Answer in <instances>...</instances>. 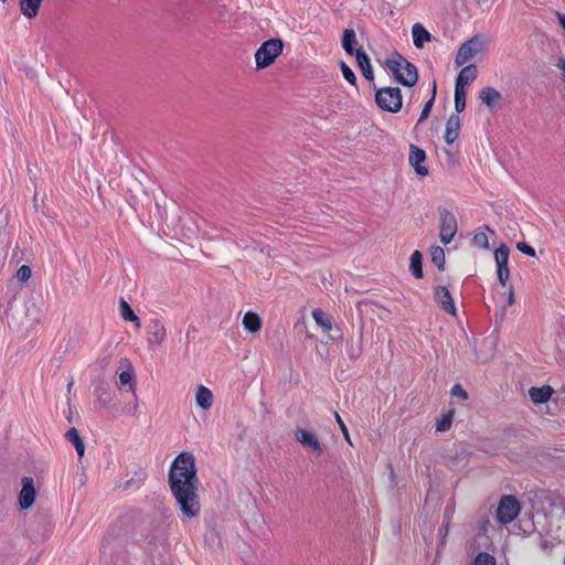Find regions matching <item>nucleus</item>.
I'll return each mask as SVG.
<instances>
[{"label": "nucleus", "mask_w": 565, "mask_h": 565, "mask_svg": "<svg viewBox=\"0 0 565 565\" xmlns=\"http://www.w3.org/2000/svg\"><path fill=\"white\" fill-rule=\"evenodd\" d=\"M341 43L343 50L348 55H355V52L358 50L355 49V45L358 44V41L355 31L353 29H344Z\"/></svg>", "instance_id": "obj_20"}, {"label": "nucleus", "mask_w": 565, "mask_h": 565, "mask_svg": "<svg viewBox=\"0 0 565 565\" xmlns=\"http://www.w3.org/2000/svg\"><path fill=\"white\" fill-rule=\"evenodd\" d=\"M455 415V411L450 409L436 423V430L444 433L447 431L451 427L452 418Z\"/></svg>", "instance_id": "obj_30"}, {"label": "nucleus", "mask_w": 565, "mask_h": 565, "mask_svg": "<svg viewBox=\"0 0 565 565\" xmlns=\"http://www.w3.org/2000/svg\"><path fill=\"white\" fill-rule=\"evenodd\" d=\"M31 268L26 265H22L21 267H19L18 271H17V278L20 280V281H26L30 279L31 277Z\"/></svg>", "instance_id": "obj_39"}, {"label": "nucleus", "mask_w": 565, "mask_h": 565, "mask_svg": "<svg viewBox=\"0 0 565 565\" xmlns=\"http://www.w3.org/2000/svg\"><path fill=\"white\" fill-rule=\"evenodd\" d=\"M486 230L489 231L490 233H494V231L492 228H490V226L486 225Z\"/></svg>", "instance_id": "obj_46"}, {"label": "nucleus", "mask_w": 565, "mask_h": 565, "mask_svg": "<svg viewBox=\"0 0 565 565\" xmlns=\"http://www.w3.org/2000/svg\"><path fill=\"white\" fill-rule=\"evenodd\" d=\"M408 160L418 175L424 177L428 174V169L423 166V163L426 161V152L423 149L412 145Z\"/></svg>", "instance_id": "obj_12"}, {"label": "nucleus", "mask_w": 565, "mask_h": 565, "mask_svg": "<svg viewBox=\"0 0 565 565\" xmlns=\"http://www.w3.org/2000/svg\"><path fill=\"white\" fill-rule=\"evenodd\" d=\"M167 338L164 324L159 319H151L147 331V341L149 345H160Z\"/></svg>", "instance_id": "obj_10"}, {"label": "nucleus", "mask_w": 565, "mask_h": 565, "mask_svg": "<svg viewBox=\"0 0 565 565\" xmlns=\"http://www.w3.org/2000/svg\"><path fill=\"white\" fill-rule=\"evenodd\" d=\"M334 418H335L337 424L339 425L341 433L343 434L344 439L351 445L349 429H348L347 425L344 424L343 419L341 418V416L338 414V412H334Z\"/></svg>", "instance_id": "obj_38"}, {"label": "nucleus", "mask_w": 565, "mask_h": 565, "mask_svg": "<svg viewBox=\"0 0 565 565\" xmlns=\"http://www.w3.org/2000/svg\"><path fill=\"white\" fill-rule=\"evenodd\" d=\"M94 395L96 397L95 404L99 408H106L109 406L111 402V393L107 385L98 384L94 390Z\"/></svg>", "instance_id": "obj_19"}, {"label": "nucleus", "mask_w": 565, "mask_h": 565, "mask_svg": "<svg viewBox=\"0 0 565 565\" xmlns=\"http://www.w3.org/2000/svg\"><path fill=\"white\" fill-rule=\"evenodd\" d=\"M514 303V291L513 288L510 287L508 295V306H512Z\"/></svg>", "instance_id": "obj_43"}, {"label": "nucleus", "mask_w": 565, "mask_h": 565, "mask_svg": "<svg viewBox=\"0 0 565 565\" xmlns=\"http://www.w3.org/2000/svg\"><path fill=\"white\" fill-rule=\"evenodd\" d=\"M521 510L520 502L513 495H503L497 510V519L501 524H509L514 521Z\"/></svg>", "instance_id": "obj_6"}, {"label": "nucleus", "mask_w": 565, "mask_h": 565, "mask_svg": "<svg viewBox=\"0 0 565 565\" xmlns=\"http://www.w3.org/2000/svg\"><path fill=\"white\" fill-rule=\"evenodd\" d=\"M340 68H341L342 75L345 78V81L349 84H351L352 86L358 87L356 76H355L354 72L351 70V67L348 64H345L344 62H341Z\"/></svg>", "instance_id": "obj_33"}, {"label": "nucleus", "mask_w": 565, "mask_h": 565, "mask_svg": "<svg viewBox=\"0 0 565 565\" xmlns=\"http://www.w3.org/2000/svg\"><path fill=\"white\" fill-rule=\"evenodd\" d=\"M312 318L316 321V323L322 328L323 332L331 331V320L328 318L327 313L322 309H313Z\"/></svg>", "instance_id": "obj_26"}, {"label": "nucleus", "mask_w": 565, "mask_h": 565, "mask_svg": "<svg viewBox=\"0 0 565 565\" xmlns=\"http://www.w3.org/2000/svg\"><path fill=\"white\" fill-rule=\"evenodd\" d=\"M295 437L305 448H307L316 456L319 457L322 455L323 448L316 434L302 428H297L295 431Z\"/></svg>", "instance_id": "obj_9"}, {"label": "nucleus", "mask_w": 565, "mask_h": 565, "mask_svg": "<svg viewBox=\"0 0 565 565\" xmlns=\"http://www.w3.org/2000/svg\"><path fill=\"white\" fill-rule=\"evenodd\" d=\"M478 76V70L475 64H468L461 68L456 79V87H461L465 89V86L472 83Z\"/></svg>", "instance_id": "obj_14"}, {"label": "nucleus", "mask_w": 565, "mask_h": 565, "mask_svg": "<svg viewBox=\"0 0 565 565\" xmlns=\"http://www.w3.org/2000/svg\"><path fill=\"white\" fill-rule=\"evenodd\" d=\"M422 265H423V256L420 254L419 250H415L412 255H411V264H409V269L412 271V274L416 277V278H423V268H422Z\"/></svg>", "instance_id": "obj_27"}, {"label": "nucleus", "mask_w": 565, "mask_h": 565, "mask_svg": "<svg viewBox=\"0 0 565 565\" xmlns=\"http://www.w3.org/2000/svg\"><path fill=\"white\" fill-rule=\"evenodd\" d=\"M436 92H437V85H436V82H434L433 83L431 96L425 103V105H424V107L422 109V113H420V116H419V119H418V124H420L424 120H426L428 118V116L430 115L433 106H434V103H435V98H436Z\"/></svg>", "instance_id": "obj_29"}, {"label": "nucleus", "mask_w": 565, "mask_h": 565, "mask_svg": "<svg viewBox=\"0 0 565 565\" xmlns=\"http://www.w3.org/2000/svg\"><path fill=\"white\" fill-rule=\"evenodd\" d=\"M473 565H497L495 558L493 555L487 553V552H480L475 557Z\"/></svg>", "instance_id": "obj_34"}, {"label": "nucleus", "mask_w": 565, "mask_h": 565, "mask_svg": "<svg viewBox=\"0 0 565 565\" xmlns=\"http://www.w3.org/2000/svg\"><path fill=\"white\" fill-rule=\"evenodd\" d=\"M554 394V388L551 385H543L542 387H531L529 396L534 404L546 403Z\"/></svg>", "instance_id": "obj_15"}, {"label": "nucleus", "mask_w": 565, "mask_h": 565, "mask_svg": "<svg viewBox=\"0 0 565 565\" xmlns=\"http://www.w3.org/2000/svg\"><path fill=\"white\" fill-rule=\"evenodd\" d=\"M430 257L431 262L438 267L439 270L445 269L446 257L445 252L440 246H431Z\"/></svg>", "instance_id": "obj_28"}, {"label": "nucleus", "mask_w": 565, "mask_h": 565, "mask_svg": "<svg viewBox=\"0 0 565 565\" xmlns=\"http://www.w3.org/2000/svg\"><path fill=\"white\" fill-rule=\"evenodd\" d=\"M480 100L488 107L492 108L501 100V94L493 87H486L479 93Z\"/></svg>", "instance_id": "obj_21"}, {"label": "nucleus", "mask_w": 565, "mask_h": 565, "mask_svg": "<svg viewBox=\"0 0 565 565\" xmlns=\"http://www.w3.org/2000/svg\"><path fill=\"white\" fill-rule=\"evenodd\" d=\"M198 483L193 454L188 451L179 454L169 470V486L177 503L180 505L182 516L185 519H193L200 514Z\"/></svg>", "instance_id": "obj_1"}, {"label": "nucleus", "mask_w": 565, "mask_h": 565, "mask_svg": "<svg viewBox=\"0 0 565 565\" xmlns=\"http://www.w3.org/2000/svg\"><path fill=\"white\" fill-rule=\"evenodd\" d=\"M1 2H6L7 0H0Z\"/></svg>", "instance_id": "obj_49"}, {"label": "nucleus", "mask_w": 565, "mask_h": 565, "mask_svg": "<svg viewBox=\"0 0 565 565\" xmlns=\"http://www.w3.org/2000/svg\"><path fill=\"white\" fill-rule=\"evenodd\" d=\"M42 2L43 0H20V11L24 17L29 19L35 18L42 6Z\"/></svg>", "instance_id": "obj_22"}, {"label": "nucleus", "mask_w": 565, "mask_h": 565, "mask_svg": "<svg viewBox=\"0 0 565 565\" xmlns=\"http://www.w3.org/2000/svg\"><path fill=\"white\" fill-rule=\"evenodd\" d=\"M438 212H439V217H440L439 237H440V241L445 245H447L452 241V238L455 237V235L457 233V230H458L457 218L450 211H448L445 207H439Z\"/></svg>", "instance_id": "obj_7"}, {"label": "nucleus", "mask_w": 565, "mask_h": 565, "mask_svg": "<svg viewBox=\"0 0 565 565\" xmlns=\"http://www.w3.org/2000/svg\"><path fill=\"white\" fill-rule=\"evenodd\" d=\"M243 326L245 330L255 333L262 328V319L257 313L248 311L243 318Z\"/></svg>", "instance_id": "obj_24"}, {"label": "nucleus", "mask_w": 565, "mask_h": 565, "mask_svg": "<svg viewBox=\"0 0 565 565\" xmlns=\"http://www.w3.org/2000/svg\"><path fill=\"white\" fill-rule=\"evenodd\" d=\"M355 57H356L358 66L360 67L363 76L367 81H373L374 74H373L371 63H370V58H369L367 54L363 51L362 47H359L356 50Z\"/></svg>", "instance_id": "obj_16"}, {"label": "nucleus", "mask_w": 565, "mask_h": 565, "mask_svg": "<svg viewBox=\"0 0 565 565\" xmlns=\"http://www.w3.org/2000/svg\"><path fill=\"white\" fill-rule=\"evenodd\" d=\"M472 243L475 246H478L480 248H483V249L489 248V238H488L487 234L483 232L476 233L472 237Z\"/></svg>", "instance_id": "obj_36"}, {"label": "nucleus", "mask_w": 565, "mask_h": 565, "mask_svg": "<svg viewBox=\"0 0 565 565\" xmlns=\"http://www.w3.org/2000/svg\"><path fill=\"white\" fill-rule=\"evenodd\" d=\"M497 276L500 284L504 287L510 278V270L508 264L497 265Z\"/></svg>", "instance_id": "obj_35"}, {"label": "nucleus", "mask_w": 565, "mask_h": 565, "mask_svg": "<svg viewBox=\"0 0 565 565\" xmlns=\"http://www.w3.org/2000/svg\"><path fill=\"white\" fill-rule=\"evenodd\" d=\"M35 501V488L33 479L24 477L22 479V489L19 494V504L21 509L26 510L32 507Z\"/></svg>", "instance_id": "obj_11"}, {"label": "nucleus", "mask_w": 565, "mask_h": 565, "mask_svg": "<svg viewBox=\"0 0 565 565\" xmlns=\"http://www.w3.org/2000/svg\"><path fill=\"white\" fill-rule=\"evenodd\" d=\"M119 383L121 386L129 385L130 390H134V372L131 370H127L119 373Z\"/></svg>", "instance_id": "obj_37"}, {"label": "nucleus", "mask_w": 565, "mask_h": 565, "mask_svg": "<svg viewBox=\"0 0 565 565\" xmlns=\"http://www.w3.org/2000/svg\"><path fill=\"white\" fill-rule=\"evenodd\" d=\"M434 299L440 310L452 317L457 316V307L449 289L446 286L439 285L434 288Z\"/></svg>", "instance_id": "obj_8"}, {"label": "nucleus", "mask_w": 565, "mask_h": 565, "mask_svg": "<svg viewBox=\"0 0 565 565\" xmlns=\"http://www.w3.org/2000/svg\"><path fill=\"white\" fill-rule=\"evenodd\" d=\"M119 307L121 318L125 321L134 322L135 326L139 329L141 327L140 319L138 316H136L129 303L124 298L120 299Z\"/></svg>", "instance_id": "obj_25"}, {"label": "nucleus", "mask_w": 565, "mask_h": 565, "mask_svg": "<svg viewBox=\"0 0 565 565\" xmlns=\"http://www.w3.org/2000/svg\"><path fill=\"white\" fill-rule=\"evenodd\" d=\"M72 386H73V381H71V382L68 383V390H71V388H72Z\"/></svg>", "instance_id": "obj_47"}, {"label": "nucleus", "mask_w": 565, "mask_h": 565, "mask_svg": "<svg viewBox=\"0 0 565 565\" xmlns=\"http://www.w3.org/2000/svg\"><path fill=\"white\" fill-rule=\"evenodd\" d=\"M556 66L562 71L563 78L565 79V58H558Z\"/></svg>", "instance_id": "obj_42"}, {"label": "nucleus", "mask_w": 565, "mask_h": 565, "mask_svg": "<svg viewBox=\"0 0 565 565\" xmlns=\"http://www.w3.org/2000/svg\"><path fill=\"white\" fill-rule=\"evenodd\" d=\"M98 363L100 364L102 367H105L108 363V359L103 358V359L98 360Z\"/></svg>", "instance_id": "obj_45"}, {"label": "nucleus", "mask_w": 565, "mask_h": 565, "mask_svg": "<svg viewBox=\"0 0 565 565\" xmlns=\"http://www.w3.org/2000/svg\"><path fill=\"white\" fill-rule=\"evenodd\" d=\"M284 43L280 39H269L265 41L255 53L256 66L258 70L271 65L281 54Z\"/></svg>", "instance_id": "obj_4"}, {"label": "nucleus", "mask_w": 565, "mask_h": 565, "mask_svg": "<svg viewBox=\"0 0 565 565\" xmlns=\"http://www.w3.org/2000/svg\"><path fill=\"white\" fill-rule=\"evenodd\" d=\"M558 21H559V24L562 25V28L565 31V13L564 14L558 13Z\"/></svg>", "instance_id": "obj_44"}, {"label": "nucleus", "mask_w": 565, "mask_h": 565, "mask_svg": "<svg viewBox=\"0 0 565 565\" xmlns=\"http://www.w3.org/2000/svg\"><path fill=\"white\" fill-rule=\"evenodd\" d=\"M486 49V43L481 35L477 34L463 42L455 57V65L457 67L472 61L478 54L482 53Z\"/></svg>", "instance_id": "obj_5"}, {"label": "nucleus", "mask_w": 565, "mask_h": 565, "mask_svg": "<svg viewBox=\"0 0 565 565\" xmlns=\"http://www.w3.org/2000/svg\"><path fill=\"white\" fill-rule=\"evenodd\" d=\"M375 103L382 110L396 114L402 109L403 97L398 87H382L375 92Z\"/></svg>", "instance_id": "obj_3"}, {"label": "nucleus", "mask_w": 565, "mask_h": 565, "mask_svg": "<svg viewBox=\"0 0 565 565\" xmlns=\"http://www.w3.org/2000/svg\"><path fill=\"white\" fill-rule=\"evenodd\" d=\"M413 43L417 49H423L426 42L431 40V34L420 23H415L412 28Z\"/></svg>", "instance_id": "obj_17"}, {"label": "nucleus", "mask_w": 565, "mask_h": 565, "mask_svg": "<svg viewBox=\"0 0 565 565\" xmlns=\"http://www.w3.org/2000/svg\"><path fill=\"white\" fill-rule=\"evenodd\" d=\"M451 395L466 401L468 398V393L460 384H455L451 388Z\"/></svg>", "instance_id": "obj_40"}, {"label": "nucleus", "mask_w": 565, "mask_h": 565, "mask_svg": "<svg viewBox=\"0 0 565 565\" xmlns=\"http://www.w3.org/2000/svg\"><path fill=\"white\" fill-rule=\"evenodd\" d=\"M461 119L459 115L452 114L446 124L445 141L447 145H452L459 137Z\"/></svg>", "instance_id": "obj_13"}, {"label": "nucleus", "mask_w": 565, "mask_h": 565, "mask_svg": "<svg viewBox=\"0 0 565 565\" xmlns=\"http://www.w3.org/2000/svg\"><path fill=\"white\" fill-rule=\"evenodd\" d=\"M516 248L524 255H527V256H531V257H534L535 256V249L527 245L526 243L524 242H520L516 244Z\"/></svg>", "instance_id": "obj_41"}, {"label": "nucleus", "mask_w": 565, "mask_h": 565, "mask_svg": "<svg viewBox=\"0 0 565 565\" xmlns=\"http://www.w3.org/2000/svg\"><path fill=\"white\" fill-rule=\"evenodd\" d=\"M121 565H130V564H128V563H122Z\"/></svg>", "instance_id": "obj_48"}, {"label": "nucleus", "mask_w": 565, "mask_h": 565, "mask_svg": "<svg viewBox=\"0 0 565 565\" xmlns=\"http://www.w3.org/2000/svg\"><path fill=\"white\" fill-rule=\"evenodd\" d=\"M466 108V92L461 87L455 86V109L457 113L463 111Z\"/></svg>", "instance_id": "obj_32"}, {"label": "nucleus", "mask_w": 565, "mask_h": 565, "mask_svg": "<svg viewBox=\"0 0 565 565\" xmlns=\"http://www.w3.org/2000/svg\"><path fill=\"white\" fill-rule=\"evenodd\" d=\"M510 249L507 245H500L494 252V259L497 265L509 264Z\"/></svg>", "instance_id": "obj_31"}, {"label": "nucleus", "mask_w": 565, "mask_h": 565, "mask_svg": "<svg viewBox=\"0 0 565 565\" xmlns=\"http://www.w3.org/2000/svg\"><path fill=\"white\" fill-rule=\"evenodd\" d=\"M65 438L74 445L76 452L79 458L84 456L85 452V445L84 441L78 433V430L75 427H72L68 429L65 434Z\"/></svg>", "instance_id": "obj_23"}, {"label": "nucleus", "mask_w": 565, "mask_h": 565, "mask_svg": "<svg viewBox=\"0 0 565 565\" xmlns=\"http://www.w3.org/2000/svg\"><path fill=\"white\" fill-rule=\"evenodd\" d=\"M385 64L399 84L413 87L417 83V67L401 54L396 53L392 58H388Z\"/></svg>", "instance_id": "obj_2"}, {"label": "nucleus", "mask_w": 565, "mask_h": 565, "mask_svg": "<svg viewBox=\"0 0 565 565\" xmlns=\"http://www.w3.org/2000/svg\"><path fill=\"white\" fill-rule=\"evenodd\" d=\"M195 403L203 409H210L213 404L212 391L204 385H199L195 392Z\"/></svg>", "instance_id": "obj_18"}]
</instances>
